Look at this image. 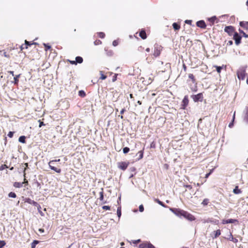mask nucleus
Wrapping results in <instances>:
<instances>
[{"instance_id":"nucleus-43","label":"nucleus","mask_w":248,"mask_h":248,"mask_svg":"<svg viewBox=\"0 0 248 248\" xmlns=\"http://www.w3.org/2000/svg\"><path fill=\"white\" fill-rule=\"evenodd\" d=\"M130 149L128 147H125L124 148H123V153L124 154H127V153H128V152L129 151Z\"/></svg>"},{"instance_id":"nucleus-15","label":"nucleus","mask_w":248,"mask_h":248,"mask_svg":"<svg viewBox=\"0 0 248 248\" xmlns=\"http://www.w3.org/2000/svg\"><path fill=\"white\" fill-rule=\"evenodd\" d=\"M196 25L198 27L202 29H205L206 27V24L203 20H200L197 22Z\"/></svg>"},{"instance_id":"nucleus-41","label":"nucleus","mask_w":248,"mask_h":248,"mask_svg":"<svg viewBox=\"0 0 248 248\" xmlns=\"http://www.w3.org/2000/svg\"><path fill=\"white\" fill-rule=\"evenodd\" d=\"M148 244L142 243L139 245V248H147Z\"/></svg>"},{"instance_id":"nucleus-6","label":"nucleus","mask_w":248,"mask_h":248,"mask_svg":"<svg viewBox=\"0 0 248 248\" xmlns=\"http://www.w3.org/2000/svg\"><path fill=\"white\" fill-rule=\"evenodd\" d=\"M191 98L195 102L198 101L202 102L203 98L202 93H199L196 95H191Z\"/></svg>"},{"instance_id":"nucleus-16","label":"nucleus","mask_w":248,"mask_h":248,"mask_svg":"<svg viewBox=\"0 0 248 248\" xmlns=\"http://www.w3.org/2000/svg\"><path fill=\"white\" fill-rule=\"evenodd\" d=\"M20 76H21L20 74L14 76V81H12V82L13 83H14V85H15L16 86H18V82H19V78L20 77Z\"/></svg>"},{"instance_id":"nucleus-19","label":"nucleus","mask_w":248,"mask_h":248,"mask_svg":"<svg viewBox=\"0 0 248 248\" xmlns=\"http://www.w3.org/2000/svg\"><path fill=\"white\" fill-rule=\"evenodd\" d=\"M172 27L174 31H179L181 28L180 24L174 22L172 24Z\"/></svg>"},{"instance_id":"nucleus-64","label":"nucleus","mask_w":248,"mask_h":248,"mask_svg":"<svg viewBox=\"0 0 248 248\" xmlns=\"http://www.w3.org/2000/svg\"><path fill=\"white\" fill-rule=\"evenodd\" d=\"M125 111V108H123V109L121 110V112H120L121 114H123L124 113V112Z\"/></svg>"},{"instance_id":"nucleus-7","label":"nucleus","mask_w":248,"mask_h":248,"mask_svg":"<svg viewBox=\"0 0 248 248\" xmlns=\"http://www.w3.org/2000/svg\"><path fill=\"white\" fill-rule=\"evenodd\" d=\"M15 49L14 48H7L6 50H4L3 52V55L5 57L7 58H10L12 56H13V54L12 52L13 50H14Z\"/></svg>"},{"instance_id":"nucleus-46","label":"nucleus","mask_w":248,"mask_h":248,"mask_svg":"<svg viewBox=\"0 0 248 248\" xmlns=\"http://www.w3.org/2000/svg\"><path fill=\"white\" fill-rule=\"evenodd\" d=\"M184 187L188 188L190 190H192L193 189L192 186H191L190 185H184Z\"/></svg>"},{"instance_id":"nucleus-47","label":"nucleus","mask_w":248,"mask_h":248,"mask_svg":"<svg viewBox=\"0 0 248 248\" xmlns=\"http://www.w3.org/2000/svg\"><path fill=\"white\" fill-rule=\"evenodd\" d=\"M34 183L39 189L41 188V184L38 181L36 180Z\"/></svg>"},{"instance_id":"nucleus-13","label":"nucleus","mask_w":248,"mask_h":248,"mask_svg":"<svg viewBox=\"0 0 248 248\" xmlns=\"http://www.w3.org/2000/svg\"><path fill=\"white\" fill-rule=\"evenodd\" d=\"M160 47L156 46L155 47L154 53L153 54L154 57L156 58L158 56H159L160 54Z\"/></svg>"},{"instance_id":"nucleus-20","label":"nucleus","mask_w":248,"mask_h":248,"mask_svg":"<svg viewBox=\"0 0 248 248\" xmlns=\"http://www.w3.org/2000/svg\"><path fill=\"white\" fill-rule=\"evenodd\" d=\"M244 121L248 124V108L245 111V114L243 118Z\"/></svg>"},{"instance_id":"nucleus-53","label":"nucleus","mask_w":248,"mask_h":248,"mask_svg":"<svg viewBox=\"0 0 248 248\" xmlns=\"http://www.w3.org/2000/svg\"><path fill=\"white\" fill-rule=\"evenodd\" d=\"M31 204L34 205V206H36L37 207H38V205H40L37 202H36L35 201H34L33 200V201L32 202Z\"/></svg>"},{"instance_id":"nucleus-5","label":"nucleus","mask_w":248,"mask_h":248,"mask_svg":"<svg viewBox=\"0 0 248 248\" xmlns=\"http://www.w3.org/2000/svg\"><path fill=\"white\" fill-rule=\"evenodd\" d=\"M224 31L227 32L229 36H232L236 32L234 27L232 26L225 27Z\"/></svg>"},{"instance_id":"nucleus-42","label":"nucleus","mask_w":248,"mask_h":248,"mask_svg":"<svg viewBox=\"0 0 248 248\" xmlns=\"http://www.w3.org/2000/svg\"><path fill=\"white\" fill-rule=\"evenodd\" d=\"M44 46H45V49L46 51H47L48 49H50L51 46L46 44H44Z\"/></svg>"},{"instance_id":"nucleus-59","label":"nucleus","mask_w":248,"mask_h":248,"mask_svg":"<svg viewBox=\"0 0 248 248\" xmlns=\"http://www.w3.org/2000/svg\"><path fill=\"white\" fill-rule=\"evenodd\" d=\"M233 44V42L232 41V40H230L227 43V46H231Z\"/></svg>"},{"instance_id":"nucleus-8","label":"nucleus","mask_w":248,"mask_h":248,"mask_svg":"<svg viewBox=\"0 0 248 248\" xmlns=\"http://www.w3.org/2000/svg\"><path fill=\"white\" fill-rule=\"evenodd\" d=\"M129 165L128 162H120L117 163L118 167L119 169L125 170L128 167Z\"/></svg>"},{"instance_id":"nucleus-10","label":"nucleus","mask_w":248,"mask_h":248,"mask_svg":"<svg viewBox=\"0 0 248 248\" xmlns=\"http://www.w3.org/2000/svg\"><path fill=\"white\" fill-rule=\"evenodd\" d=\"M170 210L176 215L181 217L183 216L185 211L178 208L171 209Z\"/></svg>"},{"instance_id":"nucleus-58","label":"nucleus","mask_w":248,"mask_h":248,"mask_svg":"<svg viewBox=\"0 0 248 248\" xmlns=\"http://www.w3.org/2000/svg\"><path fill=\"white\" fill-rule=\"evenodd\" d=\"M39 123V127H42L43 125H45V124H44V123L43 122H42L40 120H39L38 121Z\"/></svg>"},{"instance_id":"nucleus-62","label":"nucleus","mask_w":248,"mask_h":248,"mask_svg":"<svg viewBox=\"0 0 248 248\" xmlns=\"http://www.w3.org/2000/svg\"><path fill=\"white\" fill-rule=\"evenodd\" d=\"M20 50L22 51V50H23L25 48V44L24 45H22L20 46Z\"/></svg>"},{"instance_id":"nucleus-23","label":"nucleus","mask_w":248,"mask_h":248,"mask_svg":"<svg viewBox=\"0 0 248 248\" xmlns=\"http://www.w3.org/2000/svg\"><path fill=\"white\" fill-rule=\"evenodd\" d=\"M233 192L235 194H238L242 192L241 189H239L238 186H236L235 188L233 190Z\"/></svg>"},{"instance_id":"nucleus-25","label":"nucleus","mask_w":248,"mask_h":248,"mask_svg":"<svg viewBox=\"0 0 248 248\" xmlns=\"http://www.w3.org/2000/svg\"><path fill=\"white\" fill-rule=\"evenodd\" d=\"M214 238H216L221 234V231L220 230H217L214 232Z\"/></svg>"},{"instance_id":"nucleus-21","label":"nucleus","mask_w":248,"mask_h":248,"mask_svg":"<svg viewBox=\"0 0 248 248\" xmlns=\"http://www.w3.org/2000/svg\"><path fill=\"white\" fill-rule=\"evenodd\" d=\"M36 45L37 44L36 43L33 42L31 43V42L27 41V40L25 41V49H27L28 47V46H31L32 45Z\"/></svg>"},{"instance_id":"nucleus-33","label":"nucleus","mask_w":248,"mask_h":248,"mask_svg":"<svg viewBox=\"0 0 248 248\" xmlns=\"http://www.w3.org/2000/svg\"><path fill=\"white\" fill-rule=\"evenodd\" d=\"M235 112H234V114L233 115V117H232V121L229 124V127L230 128H232L233 126V122H234V120L235 119Z\"/></svg>"},{"instance_id":"nucleus-12","label":"nucleus","mask_w":248,"mask_h":248,"mask_svg":"<svg viewBox=\"0 0 248 248\" xmlns=\"http://www.w3.org/2000/svg\"><path fill=\"white\" fill-rule=\"evenodd\" d=\"M189 103L188 97L187 95L185 96L182 102L181 108L183 109H186Z\"/></svg>"},{"instance_id":"nucleus-40","label":"nucleus","mask_w":248,"mask_h":248,"mask_svg":"<svg viewBox=\"0 0 248 248\" xmlns=\"http://www.w3.org/2000/svg\"><path fill=\"white\" fill-rule=\"evenodd\" d=\"M214 67L216 68L218 74H220L221 70L222 69V67L219 66H214Z\"/></svg>"},{"instance_id":"nucleus-39","label":"nucleus","mask_w":248,"mask_h":248,"mask_svg":"<svg viewBox=\"0 0 248 248\" xmlns=\"http://www.w3.org/2000/svg\"><path fill=\"white\" fill-rule=\"evenodd\" d=\"M8 196L9 197H11V198H15L16 197V195L15 193L14 192H10L9 194H8Z\"/></svg>"},{"instance_id":"nucleus-45","label":"nucleus","mask_w":248,"mask_h":248,"mask_svg":"<svg viewBox=\"0 0 248 248\" xmlns=\"http://www.w3.org/2000/svg\"><path fill=\"white\" fill-rule=\"evenodd\" d=\"M99 37L101 38H104L105 36V34L103 32H100L98 33Z\"/></svg>"},{"instance_id":"nucleus-27","label":"nucleus","mask_w":248,"mask_h":248,"mask_svg":"<svg viewBox=\"0 0 248 248\" xmlns=\"http://www.w3.org/2000/svg\"><path fill=\"white\" fill-rule=\"evenodd\" d=\"M18 141L22 143H26V137L24 136H20L18 139Z\"/></svg>"},{"instance_id":"nucleus-26","label":"nucleus","mask_w":248,"mask_h":248,"mask_svg":"<svg viewBox=\"0 0 248 248\" xmlns=\"http://www.w3.org/2000/svg\"><path fill=\"white\" fill-rule=\"evenodd\" d=\"M144 148L140 151L137 154L139 155V160L143 158Z\"/></svg>"},{"instance_id":"nucleus-60","label":"nucleus","mask_w":248,"mask_h":248,"mask_svg":"<svg viewBox=\"0 0 248 248\" xmlns=\"http://www.w3.org/2000/svg\"><path fill=\"white\" fill-rule=\"evenodd\" d=\"M212 172V170H211L209 173L206 174V175L205 176V178H207L209 176V175L211 174Z\"/></svg>"},{"instance_id":"nucleus-57","label":"nucleus","mask_w":248,"mask_h":248,"mask_svg":"<svg viewBox=\"0 0 248 248\" xmlns=\"http://www.w3.org/2000/svg\"><path fill=\"white\" fill-rule=\"evenodd\" d=\"M8 168V167L6 165H2L0 167V170H2L4 169L5 168Z\"/></svg>"},{"instance_id":"nucleus-24","label":"nucleus","mask_w":248,"mask_h":248,"mask_svg":"<svg viewBox=\"0 0 248 248\" xmlns=\"http://www.w3.org/2000/svg\"><path fill=\"white\" fill-rule=\"evenodd\" d=\"M83 59L81 57L78 56L76 58V62L77 63H81L83 62Z\"/></svg>"},{"instance_id":"nucleus-34","label":"nucleus","mask_w":248,"mask_h":248,"mask_svg":"<svg viewBox=\"0 0 248 248\" xmlns=\"http://www.w3.org/2000/svg\"><path fill=\"white\" fill-rule=\"evenodd\" d=\"M239 32L243 35V36L245 38H248V34H246L243 31L241 30L240 29H239Z\"/></svg>"},{"instance_id":"nucleus-31","label":"nucleus","mask_w":248,"mask_h":248,"mask_svg":"<svg viewBox=\"0 0 248 248\" xmlns=\"http://www.w3.org/2000/svg\"><path fill=\"white\" fill-rule=\"evenodd\" d=\"M209 202V200L208 199H204L203 201L202 202V204L203 205V206H206L207 205Z\"/></svg>"},{"instance_id":"nucleus-61","label":"nucleus","mask_w":248,"mask_h":248,"mask_svg":"<svg viewBox=\"0 0 248 248\" xmlns=\"http://www.w3.org/2000/svg\"><path fill=\"white\" fill-rule=\"evenodd\" d=\"M183 69H184V71L186 72V70H187V67H186V64L185 63H184L183 64Z\"/></svg>"},{"instance_id":"nucleus-63","label":"nucleus","mask_w":248,"mask_h":248,"mask_svg":"<svg viewBox=\"0 0 248 248\" xmlns=\"http://www.w3.org/2000/svg\"><path fill=\"white\" fill-rule=\"evenodd\" d=\"M117 75H115L112 78V81L114 82L116 80Z\"/></svg>"},{"instance_id":"nucleus-4","label":"nucleus","mask_w":248,"mask_h":248,"mask_svg":"<svg viewBox=\"0 0 248 248\" xmlns=\"http://www.w3.org/2000/svg\"><path fill=\"white\" fill-rule=\"evenodd\" d=\"M56 162V160H50L48 162V166L50 169L55 172L60 173L62 171L61 168L56 167L54 164V163Z\"/></svg>"},{"instance_id":"nucleus-28","label":"nucleus","mask_w":248,"mask_h":248,"mask_svg":"<svg viewBox=\"0 0 248 248\" xmlns=\"http://www.w3.org/2000/svg\"><path fill=\"white\" fill-rule=\"evenodd\" d=\"M216 19L217 18L216 16H213L208 19L209 21L210 22L211 26L213 25L214 24L215 21Z\"/></svg>"},{"instance_id":"nucleus-30","label":"nucleus","mask_w":248,"mask_h":248,"mask_svg":"<svg viewBox=\"0 0 248 248\" xmlns=\"http://www.w3.org/2000/svg\"><path fill=\"white\" fill-rule=\"evenodd\" d=\"M23 183H21L19 182H15L14 184V186L16 188H19L22 186Z\"/></svg>"},{"instance_id":"nucleus-1","label":"nucleus","mask_w":248,"mask_h":248,"mask_svg":"<svg viewBox=\"0 0 248 248\" xmlns=\"http://www.w3.org/2000/svg\"><path fill=\"white\" fill-rule=\"evenodd\" d=\"M188 78L191 80L193 84H194V86H191V85H189L191 91L193 92H196L198 90V87L196 79L195 76L193 75V74H189Z\"/></svg>"},{"instance_id":"nucleus-18","label":"nucleus","mask_w":248,"mask_h":248,"mask_svg":"<svg viewBox=\"0 0 248 248\" xmlns=\"http://www.w3.org/2000/svg\"><path fill=\"white\" fill-rule=\"evenodd\" d=\"M139 36L142 39H145L147 38L146 33L144 30H141L139 32Z\"/></svg>"},{"instance_id":"nucleus-56","label":"nucleus","mask_w":248,"mask_h":248,"mask_svg":"<svg viewBox=\"0 0 248 248\" xmlns=\"http://www.w3.org/2000/svg\"><path fill=\"white\" fill-rule=\"evenodd\" d=\"M147 248H155L153 245H152L151 243H149L148 244Z\"/></svg>"},{"instance_id":"nucleus-17","label":"nucleus","mask_w":248,"mask_h":248,"mask_svg":"<svg viewBox=\"0 0 248 248\" xmlns=\"http://www.w3.org/2000/svg\"><path fill=\"white\" fill-rule=\"evenodd\" d=\"M239 25L243 28L248 30V21H240Z\"/></svg>"},{"instance_id":"nucleus-2","label":"nucleus","mask_w":248,"mask_h":248,"mask_svg":"<svg viewBox=\"0 0 248 248\" xmlns=\"http://www.w3.org/2000/svg\"><path fill=\"white\" fill-rule=\"evenodd\" d=\"M246 75V71L244 67L240 68L237 71V76L239 80H244Z\"/></svg>"},{"instance_id":"nucleus-11","label":"nucleus","mask_w":248,"mask_h":248,"mask_svg":"<svg viewBox=\"0 0 248 248\" xmlns=\"http://www.w3.org/2000/svg\"><path fill=\"white\" fill-rule=\"evenodd\" d=\"M183 217L189 221H193L195 219V217L186 211H185Z\"/></svg>"},{"instance_id":"nucleus-52","label":"nucleus","mask_w":248,"mask_h":248,"mask_svg":"<svg viewBox=\"0 0 248 248\" xmlns=\"http://www.w3.org/2000/svg\"><path fill=\"white\" fill-rule=\"evenodd\" d=\"M67 62H68L71 64H75V65L77 64L76 61H71L69 60H67Z\"/></svg>"},{"instance_id":"nucleus-54","label":"nucleus","mask_w":248,"mask_h":248,"mask_svg":"<svg viewBox=\"0 0 248 248\" xmlns=\"http://www.w3.org/2000/svg\"><path fill=\"white\" fill-rule=\"evenodd\" d=\"M31 204L34 205V206H36L37 207H38V205H40L37 202H36L35 201H34L33 200V201L32 202Z\"/></svg>"},{"instance_id":"nucleus-48","label":"nucleus","mask_w":248,"mask_h":248,"mask_svg":"<svg viewBox=\"0 0 248 248\" xmlns=\"http://www.w3.org/2000/svg\"><path fill=\"white\" fill-rule=\"evenodd\" d=\"M95 45H99L102 44V42L100 40H96L94 42Z\"/></svg>"},{"instance_id":"nucleus-14","label":"nucleus","mask_w":248,"mask_h":248,"mask_svg":"<svg viewBox=\"0 0 248 248\" xmlns=\"http://www.w3.org/2000/svg\"><path fill=\"white\" fill-rule=\"evenodd\" d=\"M238 220L235 219H223L222 221V223L223 224H228V223H234L235 222H238Z\"/></svg>"},{"instance_id":"nucleus-38","label":"nucleus","mask_w":248,"mask_h":248,"mask_svg":"<svg viewBox=\"0 0 248 248\" xmlns=\"http://www.w3.org/2000/svg\"><path fill=\"white\" fill-rule=\"evenodd\" d=\"M117 214L119 218L121 216V207H119L117 210Z\"/></svg>"},{"instance_id":"nucleus-49","label":"nucleus","mask_w":248,"mask_h":248,"mask_svg":"<svg viewBox=\"0 0 248 248\" xmlns=\"http://www.w3.org/2000/svg\"><path fill=\"white\" fill-rule=\"evenodd\" d=\"M102 208L105 210H109L110 209V207L108 205H104L102 207Z\"/></svg>"},{"instance_id":"nucleus-44","label":"nucleus","mask_w":248,"mask_h":248,"mask_svg":"<svg viewBox=\"0 0 248 248\" xmlns=\"http://www.w3.org/2000/svg\"><path fill=\"white\" fill-rule=\"evenodd\" d=\"M6 245V243L3 240L0 241V248H2Z\"/></svg>"},{"instance_id":"nucleus-22","label":"nucleus","mask_w":248,"mask_h":248,"mask_svg":"<svg viewBox=\"0 0 248 248\" xmlns=\"http://www.w3.org/2000/svg\"><path fill=\"white\" fill-rule=\"evenodd\" d=\"M100 197L99 199L103 202L102 203H105L107 202L106 201L104 202V191L102 189V191L99 192Z\"/></svg>"},{"instance_id":"nucleus-37","label":"nucleus","mask_w":248,"mask_h":248,"mask_svg":"<svg viewBox=\"0 0 248 248\" xmlns=\"http://www.w3.org/2000/svg\"><path fill=\"white\" fill-rule=\"evenodd\" d=\"M155 201L158 203L159 204H160V205L162 206L163 207H165V204L163 203V202L161 201H160L159 199H155Z\"/></svg>"},{"instance_id":"nucleus-51","label":"nucleus","mask_w":248,"mask_h":248,"mask_svg":"<svg viewBox=\"0 0 248 248\" xmlns=\"http://www.w3.org/2000/svg\"><path fill=\"white\" fill-rule=\"evenodd\" d=\"M118 40H114L112 42V45L113 46H116L118 45Z\"/></svg>"},{"instance_id":"nucleus-9","label":"nucleus","mask_w":248,"mask_h":248,"mask_svg":"<svg viewBox=\"0 0 248 248\" xmlns=\"http://www.w3.org/2000/svg\"><path fill=\"white\" fill-rule=\"evenodd\" d=\"M241 36L237 32L233 34V39L235 41V43L237 46L241 43Z\"/></svg>"},{"instance_id":"nucleus-50","label":"nucleus","mask_w":248,"mask_h":248,"mask_svg":"<svg viewBox=\"0 0 248 248\" xmlns=\"http://www.w3.org/2000/svg\"><path fill=\"white\" fill-rule=\"evenodd\" d=\"M14 133V132L10 131V132L8 133V136L9 138H12L13 137Z\"/></svg>"},{"instance_id":"nucleus-35","label":"nucleus","mask_w":248,"mask_h":248,"mask_svg":"<svg viewBox=\"0 0 248 248\" xmlns=\"http://www.w3.org/2000/svg\"><path fill=\"white\" fill-rule=\"evenodd\" d=\"M78 95L82 97H84L86 96V93L84 91L81 90L78 92Z\"/></svg>"},{"instance_id":"nucleus-3","label":"nucleus","mask_w":248,"mask_h":248,"mask_svg":"<svg viewBox=\"0 0 248 248\" xmlns=\"http://www.w3.org/2000/svg\"><path fill=\"white\" fill-rule=\"evenodd\" d=\"M56 162V160H50L48 162V166L50 169L55 172L60 173L62 171L61 168L56 167L54 164V163Z\"/></svg>"},{"instance_id":"nucleus-55","label":"nucleus","mask_w":248,"mask_h":248,"mask_svg":"<svg viewBox=\"0 0 248 248\" xmlns=\"http://www.w3.org/2000/svg\"><path fill=\"white\" fill-rule=\"evenodd\" d=\"M139 211L140 212H142L144 211V207L142 205H140L139 206Z\"/></svg>"},{"instance_id":"nucleus-36","label":"nucleus","mask_w":248,"mask_h":248,"mask_svg":"<svg viewBox=\"0 0 248 248\" xmlns=\"http://www.w3.org/2000/svg\"><path fill=\"white\" fill-rule=\"evenodd\" d=\"M37 208V210L38 211V212L39 213V214H40V215L42 217L44 216L45 215L43 213V212L41 211V207L40 205H38V207Z\"/></svg>"},{"instance_id":"nucleus-29","label":"nucleus","mask_w":248,"mask_h":248,"mask_svg":"<svg viewBox=\"0 0 248 248\" xmlns=\"http://www.w3.org/2000/svg\"><path fill=\"white\" fill-rule=\"evenodd\" d=\"M99 73L101 76L100 77V79L102 80H104L107 78V76L104 75L103 71H100Z\"/></svg>"},{"instance_id":"nucleus-32","label":"nucleus","mask_w":248,"mask_h":248,"mask_svg":"<svg viewBox=\"0 0 248 248\" xmlns=\"http://www.w3.org/2000/svg\"><path fill=\"white\" fill-rule=\"evenodd\" d=\"M24 202H27L30 204H31L33 200H32L31 199L29 198H26L24 199Z\"/></svg>"}]
</instances>
